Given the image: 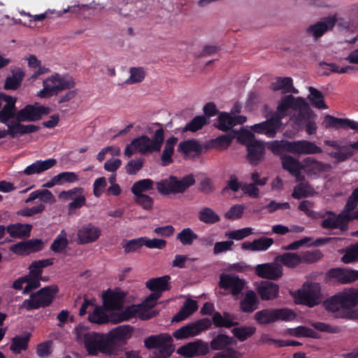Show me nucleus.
Wrapping results in <instances>:
<instances>
[{
    "label": "nucleus",
    "mask_w": 358,
    "mask_h": 358,
    "mask_svg": "<svg viewBox=\"0 0 358 358\" xmlns=\"http://www.w3.org/2000/svg\"><path fill=\"white\" fill-rule=\"evenodd\" d=\"M330 278L336 279L341 284H349L358 280V270L346 268H334L328 271Z\"/></svg>",
    "instance_id": "22"
},
{
    "label": "nucleus",
    "mask_w": 358,
    "mask_h": 358,
    "mask_svg": "<svg viewBox=\"0 0 358 358\" xmlns=\"http://www.w3.org/2000/svg\"><path fill=\"white\" fill-rule=\"evenodd\" d=\"M341 261L344 264L358 262V242L345 248Z\"/></svg>",
    "instance_id": "61"
},
{
    "label": "nucleus",
    "mask_w": 358,
    "mask_h": 358,
    "mask_svg": "<svg viewBox=\"0 0 358 358\" xmlns=\"http://www.w3.org/2000/svg\"><path fill=\"white\" fill-rule=\"evenodd\" d=\"M134 328L130 325L119 326L112 331L108 335L113 342V349L114 352H116L115 341H126L131 337Z\"/></svg>",
    "instance_id": "30"
},
{
    "label": "nucleus",
    "mask_w": 358,
    "mask_h": 358,
    "mask_svg": "<svg viewBox=\"0 0 358 358\" xmlns=\"http://www.w3.org/2000/svg\"><path fill=\"white\" fill-rule=\"evenodd\" d=\"M195 183L192 174L186 175L181 179L175 176L156 182L157 189L162 195L179 194L185 192L189 187Z\"/></svg>",
    "instance_id": "7"
},
{
    "label": "nucleus",
    "mask_w": 358,
    "mask_h": 358,
    "mask_svg": "<svg viewBox=\"0 0 358 358\" xmlns=\"http://www.w3.org/2000/svg\"><path fill=\"white\" fill-rule=\"evenodd\" d=\"M21 122H22L15 120L6 124L8 128L9 136L11 138H15L18 136L34 133L39 129V127L38 126L33 124L24 125L21 124Z\"/></svg>",
    "instance_id": "27"
},
{
    "label": "nucleus",
    "mask_w": 358,
    "mask_h": 358,
    "mask_svg": "<svg viewBox=\"0 0 358 358\" xmlns=\"http://www.w3.org/2000/svg\"><path fill=\"white\" fill-rule=\"evenodd\" d=\"M94 9L95 8H94L92 4H78L69 7L68 9L64 10V13L69 11L83 16V17H87L93 15Z\"/></svg>",
    "instance_id": "60"
},
{
    "label": "nucleus",
    "mask_w": 358,
    "mask_h": 358,
    "mask_svg": "<svg viewBox=\"0 0 358 358\" xmlns=\"http://www.w3.org/2000/svg\"><path fill=\"white\" fill-rule=\"evenodd\" d=\"M209 352L208 345L201 340H196L182 345L177 353L185 358H192L199 355H205Z\"/></svg>",
    "instance_id": "17"
},
{
    "label": "nucleus",
    "mask_w": 358,
    "mask_h": 358,
    "mask_svg": "<svg viewBox=\"0 0 358 358\" xmlns=\"http://www.w3.org/2000/svg\"><path fill=\"white\" fill-rule=\"evenodd\" d=\"M31 229V224L22 223L11 224L6 227L7 232L14 238H22L29 236Z\"/></svg>",
    "instance_id": "36"
},
{
    "label": "nucleus",
    "mask_w": 358,
    "mask_h": 358,
    "mask_svg": "<svg viewBox=\"0 0 358 358\" xmlns=\"http://www.w3.org/2000/svg\"><path fill=\"white\" fill-rule=\"evenodd\" d=\"M257 292L262 300H273L278 296L279 286L271 281H262L257 287Z\"/></svg>",
    "instance_id": "26"
},
{
    "label": "nucleus",
    "mask_w": 358,
    "mask_h": 358,
    "mask_svg": "<svg viewBox=\"0 0 358 358\" xmlns=\"http://www.w3.org/2000/svg\"><path fill=\"white\" fill-rule=\"evenodd\" d=\"M301 99V97L294 98L292 94L284 96L279 101L277 111L273 115L281 122L282 119L287 115L289 109L296 110Z\"/></svg>",
    "instance_id": "24"
},
{
    "label": "nucleus",
    "mask_w": 358,
    "mask_h": 358,
    "mask_svg": "<svg viewBox=\"0 0 358 358\" xmlns=\"http://www.w3.org/2000/svg\"><path fill=\"white\" fill-rule=\"evenodd\" d=\"M234 339L232 337L226 334H218L210 341V346L213 350H224L233 344Z\"/></svg>",
    "instance_id": "46"
},
{
    "label": "nucleus",
    "mask_w": 358,
    "mask_h": 358,
    "mask_svg": "<svg viewBox=\"0 0 358 358\" xmlns=\"http://www.w3.org/2000/svg\"><path fill=\"white\" fill-rule=\"evenodd\" d=\"M138 312V308L134 306L127 307L123 311L116 313L112 315V322L113 323H120L124 321L129 320L134 317Z\"/></svg>",
    "instance_id": "52"
},
{
    "label": "nucleus",
    "mask_w": 358,
    "mask_h": 358,
    "mask_svg": "<svg viewBox=\"0 0 358 358\" xmlns=\"http://www.w3.org/2000/svg\"><path fill=\"white\" fill-rule=\"evenodd\" d=\"M259 301L253 290L245 292L243 298L240 301L239 308L242 313H252L259 308Z\"/></svg>",
    "instance_id": "28"
},
{
    "label": "nucleus",
    "mask_w": 358,
    "mask_h": 358,
    "mask_svg": "<svg viewBox=\"0 0 358 358\" xmlns=\"http://www.w3.org/2000/svg\"><path fill=\"white\" fill-rule=\"evenodd\" d=\"M144 245L143 237L134 238L129 241H123L122 246L125 254L137 252Z\"/></svg>",
    "instance_id": "62"
},
{
    "label": "nucleus",
    "mask_w": 358,
    "mask_h": 358,
    "mask_svg": "<svg viewBox=\"0 0 358 358\" xmlns=\"http://www.w3.org/2000/svg\"><path fill=\"white\" fill-rule=\"evenodd\" d=\"M54 264V258L41 259L33 262L29 266L28 275L41 278L43 268Z\"/></svg>",
    "instance_id": "49"
},
{
    "label": "nucleus",
    "mask_w": 358,
    "mask_h": 358,
    "mask_svg": "<svg viewBox=\"0 0 358 358\" xmlns=\"http://www.w3.org/2000/svg\"><path fill=\"white\" fill-rule=\"evenodd\" d=\"M177 142L178 138L175 136H171L166 140L161 156L162 164L163 166H168L173 162L172 155L174 152V147Z\"/></svg>",
    "instance_id": "45"
},
{
    "label": "nucleus",
    "mask_w": 358,
    "mask_h": 358,
    "mask_svg": "<svg viewBox=\"0 0 358 358\" xmlns=\"http://www.w3.org/2000/svg\"><path fill=\"white\" fill-rule=\"evenodd\" d=\"M235 126L233 116L227 113H222L217 117V122L215 124V127L218 129L227 131Z\"/></svg>",
    "instance_id": "56"
},
{
    "label": "nucleus",
    "mask_w": 358,
    "mask_h": 358,
    "mask_svg": "<svg viewBox=\"0 0 358 358\" xmlns=\"http://www.w3.org/2000/svg\"><path fill=\"white\" fill-rule=\"evenodd\" d=\"M58 292L57 285L44 287L38 291L31 293L29 299L23 301L20 308L32 310L48 307L51 305Z\"/></svg>",
    "instance_id": "6"
},
{
    "label": "nucleus",
    "mask_w": 358,
    "mask_h": 358,
    "mask_svg": "<svg viewBox=\"0 0 358 358\" xmlns=\"http://www.w3.org/2000/svg\"><path fill=\"white\" fill-rule=\"evenodd\" d=\"M280 160L283 169L289 171L292 175L294 176L297 180H301V171L303 169V164L298 159L294 158L291 155H282L280 156Z\"/></svg>",
    "instance_id": "29"
},
{
    "label": "nucleus",
    "mask_w": 358,
    "mask_h": 358,
    "mask_svg": "<svg viewBox=\"0 0 358 358\" xmlns=\"http://www.w3.org/2000/svg\"><path fill=\"white\" fill-rule=\"evenodd\" d=\"M301 263L313 264L319 261L323 254L320 250H307L300 254Z\"/></svg>",
    "instance_id": "63"
},
{
    "label": "nucleus",
    "mask_w": 358,
    "mask_h": 358,
    "mask_svg": "<svg viewBox=\"0 0 358 358\" xmlns=\"http://www.w3.org/2000/svg\"><path fill=\"white\" fill-rule=\"evenodd\" d=\"M48 107L43 106H36L28 104L17 111L16 120L19 122H34L39 120L43 115L49 113Z\"/></svg>",
    "instance_id": "14"
},
{
    "label": "nucleus",
    "mask_w": 358,
    "mask_h": 358,
    "mask_svg": "<svg viewBox=\"0 0 358 358\" xmlns=\"http://www.w3.org/2000/svg\"><path fill=\"white\" fill-rule=\"evenodd\" d=\"M337 19L335 16L324 17L321 21L309 26L307 33L312 34L315 39L321 37L327 31L334 28Z\"/></svg>",
    "instance_id": "23"
},
{
    "label": "nucleus",
    "mask_w": 358,
    "mask_h": 358,
    "mask_svg": "<svg viewBox=\"0 0 358 358\" xmlns=\"http://www.w3.org/2000/svg\"><path fill=\"white\" fill-rule=\"evenodd\" d=\"M125 296L122 291L108 289L103 294V305L108 310H119Z\"/></svg>",
    "instance_id": "25"
},
{
    "label": "nucleus",
    "mask_w": 358,
    "mask_h": 358,
    "mask_svg": "<svg viewBox=\"0 0 358 358\" xmlns=\"http://www.w3.org/2000/svg\"><path fill=\"white\" fill-rule=\"evenodd\" d=\"M74 79L69 75L55 73L43 80V89L38 92V96L48 98L57 95L64 90H71L74 87Z\"/></svg>",
    "instance_id": "5"
},
{
    "label": "nucleus",
    "mask_w": 358,
    "mask_h": 358,
    "mask_svg": "<svg viewBox=\"0 0 358 358\" xmlns=\"http://www.w3.org/2000/svg\"><path fill=\"white\" fill-rule=\"evenodd\" d=\"M296 317L294 312L288 308H265L257 311L254 319L257 324L265 325L278 320L292 321Z\"/></svg>",
    "instance_id": "8"
},
{
    "label": "nucleus",
    "mask_w": 358,
    "mask_h": 358,
    "mask_svg": "<svg viewBox=\"0 0 358 358\" xmlns=\"http://www.w3.org/2000/svg\"><path fill=\"white\" fill-rule=\"evenodd\" d=\"M88 320L92 323L106 324L112 322V316L110 318L100 306H96L93 313L89 315Z\"/></svg>",
    "instance_id": "59"
},
{
    "label": "nucleus",
    "mask_w": 358,
    "mask_h": 358,
    "mask_svg": "<svg viewBox=\"0 0 358 358\" xmlns=\"http://www.w3.org/2000/svg\"><path fill=\"white\" fill-rule=\"evenodd\" d=\"M325 218L321 222V227L324 229H338L341 231L344 232L348 229V225L346 220L345 215L342 212L336 214L334 212L328 210L326 212Z\"/></svg>",
    "instance_id": "16"
},
{
    "label": "nucleus",
    "mask_w": 358,
    "mask_h": 358,
    "mask_svg": "<svg viewBox=\"0 0 358 358\" xmlns=\"http://www.w3.org/2000/svg\"><path fill=\"white\" fill-rule=\"evenodd\" d=\"M172 336L167 333L152 335L144 340V345L148 349H154L152 358H169L175 351Z\"/></svg>",
    "instance_id": "4"
},
{
    "label": "nucleus",
    "mask_w": 358,
    "mask_h": 358,
    "mask_svg": "<svg viewBox=\"0 0 358 358\" xmlns=\"http://www.w3.org/2000/svg\"><path fill=\"white\" fill-rule=\"evenodd\" d=\"M101 234V229L92 223L83 224L78 230V243L81 245L93 243Z\"/></svg>",
    "instance_id": "21"
},
{
    "label": "nucleus",
    "mask_w": 358,
    "mask_h": 358,
    "mask_svg": "<svg viewBox=\"0 0 358 358\" xmlns=\"http://www.w3.org/2000/svg\"><path fill=\"white\" fill-rule=\"evenodd\" d=\"M170 279L169 275L153 278L146 282V287L152 292H157L162 294L164 291L170 290Z\"/></svg>",
    "instance_id": "37"
},
{
    "label": "nucleus",
    "mask_w": 358,
    "mask_h": 358,
    "mask_svg": "<svg viewBox=\"0 0 358 358\" xmlns=\"http://www.w3.org/2000/svg\"><path fill=\"white\" fill-rule=\"evenodd\" d=\"M271 89L274 92L282 90L284 94L298 93V90L293 86V80L290 77H278L275 81L271 83Z\"/></svg>",
    "instance_id": "39"
},
{
    "label": "nucleus",
    "mask_w": 358,
    "mask_h": 358,
    "mask_svg": "<svg viewBox=\"0 0 358 358\" xmlns=\"http://www.w3.org/2000/svg\"><path fill=\"white\" fill-rule=\"evenodd\" d=\"M256 331V328L251 326H241L232 329L234 336L241 342L251 337Z\"/></svg>",
    "instance_id": "57"
},
{
    "label": "nucleus",
    "mask_w": 358,
    "mask_h": 358,
    "mask_svg": "<svg viewBox=\"0 0 358 358\" xmlns=\"http://www.w3.org/2000/svg\"><path fill=\"white\" fill-rule=\"evenodd\" d=\"M212 321L208 318L198 320L189 323L173 333V336L176 340H183L199 335L201 332L208 330L211 327Z\"/></svg>",
    "instance_id": "10"
},
{
    "label": "nucleus",
    "mask_w": 358,
    "mask_h": 358,
    "mask_svg": "<svg viewBox=\"0 0 358 358\" xmlns=\"http://www.w3.org/2000/svg\"><path fill=\"white\" fill-rule=\"evenodd\" d=\"M273 243L274 241L273 238L264 236L255 239L252 242L246 241L243 243L241 248L244 250H250L252 252L266 251Z\"/></svg>",
    "instance_id": "33"
},
{
    "label": "nucleus",
    "mask_w": 358,
    "mask_h": 358,
    "mask_svg": "<svg viewBox=\"0 0 358 358\" xmlns=\"http://www.w3.org/2000/svg\"><path fill=\"white\" fill-rule=\"evenodd\" d=\"M281 122L279 118L273 115L271 118L252 127V129L257 134H265L268 138H274L278 129L280 127Z\"/></svg>",
    "instance_id": "20"
},
{
    "label": "nucleus",
    "mask_w": 358,
    "mask_h": 358,
    "mask_svg": "<svg viewBox=\"0 0 358 358\" xmlns=\"http://www.w3.org/2000/svg\"><path fill=\"white\" fill-rule=\"evenodd\" d=\"M308 90L310 93L309 100L311 104L318 109H327V106L324 101V96L321 92L313 87H309Z\"/></svg>",
    "instance_id": "58"
},
{
    "label": "nucleus",
    "mask_w": 358,
    "mask_h": 358,
    "mask_svg": "<svg viewBox=\"0 0 358 358\" xmlns=\"http://www.w3.org/2000/svg\"><path fill=\"white\" fill-rule=\"evenodd\" d=\"M322 125L326 129H353L358 131V122L354 121L348 118L336 117L331 115H326L324 117ZM352 150L358 151V141L350 143Z\"/></svg>",
    "instance_id": "11"
},
{
    "label": "nucleus",
    "mask_w": 358,
    "mask_h": 358,
    "mask_svg": "<svg viewBox=\"0 0 358 358\" xmlns=\"http://www.w3.org/2000/svg\"><path fill=\"white\" fill-rule=\"evenodd\" d=\"M268 149L275 155L281 156L284 152L297 155L320 154L322 149L314 142L307 140L289 141L287 140H275L268 143Z\"/></svg>",
    "instance_id": "2"
},
{
    "label": "nucleus",
    "mask_w": 358,
    "mask_h": 358,
    "mask_svg": "<svg viewBox=\"0 0 358 358\" xmlns=\"http://www.w3.org/2000/svg\"><path fill=\"white\" fill-rule=\"evenodd\" d=\"M245 285V280L236 275L222 273L220 276L219 287L229 291L233 296L241 294Z\"/></svg>",
    "instance_id": "15"
},
{
    "label": "nucleus",
    "mask_w": 358,
    "mask_h": 358,
    "mask_svg": "<svg viewBox=\"0 0 358 358\" xmlns=\"http://www.w3.org/2000/svg\"><path fill=\"white\" fill-rule=\"evenodd\" d=\"M155 182L150 178H144L135 182L131 187L134 195H143L145 192L152 193L155 190Z\"/></svg>",
    "instance_id": "40"
},
{
    "label": "nucleus",
    "mask_w": 358,
    "mask_h": 358,
    "mask_svg": "<svg viewBox=\"0 0 358 358\" xmlns=\"http://www.w3.org/2000/svg\"><path fill=\"white\" fill-rule=\"evenodd\" d=\"M24 77V73L22 70L19 69L17 71H13L12 76H8L6 78L4 89L11 90H17L20 86Z\"/></svg>",
    "instance_id": "47"
},
{
    "label": "nucleus",
    "mask_w": 358,
    "mask_h": 358,
    "mask_svg": "<svg viewBox=\"0 0 358 358\" xmlns=\"http://www.w3.org/2000/svg\"><path fill=\"white\" fill-rule=\"evenodd\" d=\"M164 142V130L160 127L157 129L152 138L141 135L131 141L124 150V155L130 158L134 152L141 155L152 154L161 150Z\"/></svg>",
    "instance_id": "3"
},
{
    "label": "nucleus",
    "mask_w": 358,
    "mask_h": 358,
    "mask_svg": "<svg viewBox=\"0 0 358 358\" xmlns=\"http://www.w3.org/2000/svg\"><path fill=\"white\" fill-rule=\"evenodd\" d=\"M235 316L228 312H224L222 315L219 312H215L213 316V322L216 327L231 328L238 324L234 322Z\"/></svg>",
    "instance_id": "41"
},
{
    "label": "nucleus",
    "mask_w": 358,
    "mask_h": 358,
    "mask_svg": "<svg viewBox=\"0 0 358 358\" xmlns=\"http://www.w3.org/2000/svg\"><path fill=\"white\" fill-rule=\"evenodd\" d=\"M30 334L24 336H15L11 339L10 350L15 355L20 354L22 351L27 350L30 341Z\"/></svg>",
    "instance_id": "44"
},
{
    "label": "nucleus",
    "mask_w": 358,
    "mask_h": 358,
    "mask_svg": "<svg viewBox=\"0 0 358 358\" xmlns=\"http://www.w3.org/2000/svg\"><path fill=\"white\" fill-rule=\"evenodd\" d=\"M243 136L247 138L246 159L249 164L253 166L259 165L264 159L265 145L264 143L255 138L254 134L249 131H244Z\"/></svg>",
    "instance_id": "9"
},
{
    "label": "nucleus",
    "mask_w": 358,
    "mask_h": 358,
    "mask_svg": "<svg viewBox=\"0 0 358 358\" xmlns=\"http://www.w3.org/2000/svg\"><path fill=\"white\" fill-rule=\"evenodd\" d=\"M326 164L312 157H306L303 160V169L308 175H318L324 171Z\"/></svg>",
    "instance_id": "42"
},
{
    "label": "nucleus",
    "mask_w": 358,
    "mask_h": 358,
    "mask_svg": "<svg viewBox=\"0 0 358 358\" xmlns=\"http://www.w3.org/2000/svg\"><path fill=\"white\" fill-rule=\"evenodd\" d=\"M57 164V160L53 158L45 160H37L31 164L26 167L22 173L31 176L33 174H38L52 168Z\"/></svg>",
    "instance_id": "31"
},
{
    "label": "nucleus",
    "mask_w": 358,
    "mask_h": 358,
    "mask_svg": "<svg viewBox=\"0 0 358 358\" xmlns=\"http://www.w3.org/2000/svg\"><path fill=\"white\" fill-rule=\"evenodd\" d=\"M324 144L337 150V151H332L328 153V155L334 159L337 162H345L355 155V152L352 150L350 147V143L348 145H341L337 141L325 140Z\"/></svg>",
    "instance_id": "19"
},
{
    "label": "nucleus",
    "mask_w": 358,
    "mask_h": 358,
    "mask_svg": "<svg viewBox=\"0 0 358 358\" xmlns=\"http://www.w3.org/2000/svg\"><path fill=\"white\" fill-rule=\"evenodd\" d=\"M208 124V119L206 116L197 115L182 128V131L187 132L189 131L192 132H196L201 129L205 125Z\"/></svg>",
    "instance_id": "54"
},
{
    "label": "nucleus",
    "mask_w": 358,
    "mask_h": 358,
    "mask_svg": "<svg viewBox=\"0 0 358 358\" xmlns=\"http://www.w3.org/2000/svg\"><path fill=\"white\" fill-rule=\"evenodd\" d=\"M298 303L314 307L321 301L320 286L318 283H310L306 288L297 292Z\"/></svg>",
    "instance_id": "12"
},
{
    "label": "nucleus",
    "mask_w": 358,
    "mask_h": 358,
    "mask_svg": "<svg viewBox=\"0 0 358 358\" xmlns=\"http://www.w3.org/2000/svg\"><path fill=\"white\" fill-rule=\"evenodd\" d=\"M358 205V187L355 189L348 197L344 209L341 211L344 215H349Z\"/></svg>",
    "instance_id": "64"
},
{
    "label": "nucleus",
    "mask_w": 358,
    "mask_h": 358,
    "mask_svg": "<svg viewBox=\"0 0 358 358\" xmlns=\"http://www.w3.org/2000/svg\"><path fill=\"white\" fill-rule=\"evenodd\" d=\"M338 294L344 310L354 308L358 304V289H345Z\"/></svg>",
    "instance_id": "38"
},
{
    "label": "nucleus",
    "mask_w": 358,
    "mask_h": 358,
    "mask_svg": "<svg viewBox=\"0 0 358 358\" xmlns=\"http://www.w3.org/2000/svg\"><path fill=\"white\" fill-rule=\"evenodd\" d=\"M178 150L185 155L194 152L195 155L199 156L201 153L206 152V150H204V143L201 144L194 139L180 142L178 145Z\"/></svg>",
    "instance_id": "35"
},
{
    "label": "nucleus",
    "mask_w": 358,
    "mask_h": 358,
    "mask_svg": "<svg viewBox=\"0 0 358 358\" xmlns=\"http://www.w3.org/2000/svg\"><path fill=\"white\" fill-rule=\"evenodd\" d=\"M198 238V235L189 227L182 229L176 236V240L184 246L192 245Z\"/></svg>",
    "instance_id": "50"
},
{
    "label": "nucleus",
    "mask_w": 358,
    "mask_h": 358,
    "mask_svg": "<svg viewBox=\"0 0 358 358\" xmlns=\"http://www.w3.org/2000/svg\"><path fill=\"white\" fill-rule=\"evenodd\" d=\"M234 136L231 134H223L215 138L210 139L204 143V150L215 149L224 150L227 149L231 143Z\"/></svg>",
    "instance_id": "32"
},
{
    "label": "nucleus",
    "mask_w": 358,
    "mask_h": 358,
    "mask_svg": "<svg viewBox=\"0 0 358 358\" xmlns=\"http://www.w3.org/2000/svg\"><path fill=\"white\" fill-rule=\"evenodd\" d=\"M78 340L83 341L89 355L97 356L99 353L106 355H115L113 342L108 334L95 331H87L85 326L79 324L76 328Z\"/></svg>",
    "instance_id": "1"
},
{
    "label": "nucleus",
    "mask_w": 358,
    "mask_h": 358,
    "mask_svg": "<svg viewBox=\"0 0 358 358\" xmlns=\"http://www.w3.org/2000/svg\"><path fill=\"white\" fill-rule=\"evenodd\" d=\"M301 260L300 255L293 252H285L275 257L276 262L291 268H296L300 265L301 264Z\"/></svg>",
    "instance_id": "43"
},
{
    "label": "nucleus",
    "mask_w": 358,
    "mask_h": 358,
    "mask_svg": "<svg viewBox=\"0 0 358 358\" xmlns=\"http://www.w3.org/2000/svg\"><path fill=\"white\" fill-rule=\"evenodd\" d=\"M289 335L296 338H319L320 335L313 329L305 326H299L295 328L287 329Z\"/></svg>",
    "instance_id": "48"
},
{
    "label": "nucleus",
    "mask_w": 358,
    "mask_h": 358,
    "mask_svg": "<svg viewBox=\"0 0 358 358\" xmlns=\"http://www.w3.org/2000/svg\"><path fill=\"white\" fill-rule=\"evenodd\" d=\"M296 110L298 112L291 117V120L299 127H301L310 119L312 113L306 103L302 99L298 104Z\"/></svg>",
    "instance_id": "34"
},
{
    "label": "nucleus",
    "mask_w": 358,
    "mask_h": 358,
    "mask_svg": "<svg viewBox=\"0 0 358 358\" xmlns=\"http://www.w3.org/2000/svg\"><path fill=\"white\" fill-rule=\"evenodd\" d=\"M69 241L64 229L56 236L50 245V250L55 253L62 252L69 245Z\"/></svg>",
    "instance_id": "53"
},
{
    "label": "nucleus",
    "mask_w": 358,
    "mask_h": 358,
    "mask_svg": "<svg viewBox=\"0 0 358 358\" xmlns=\"http://www.w3.org/2000/svg\"><path fill=\"white\" fill-rule=\"evenodd\" d=\"M16 107L13 101L11 103H6L0 110V122L7 124L10 123V119H15L16 120Z\"/></svg>",
    "instance_id": "55"
},
{
    "label": "nucleus",
    "mask_w": 358,
    "mask_h": 358,
    "mask_svg": "<svg viewBox=\"0 0 358 358\" xmlns=\"http://www.w3.org/2000/svg\"><path fill=\"white\" fill-rule=\"evenodd\" d=\"M199 220L207 224H213L220 220V217L213 209L208 207L203 208L198 213Z\"/></svg>",
    "instance_id": "51"
},
{
    "label": "nucleus",
    "mask_w": 358,
    "mask_h": 358,
    "mask_svg": "<svg viewBox=\"0 0 358 358\" xmlns=\"http://www.w3.org/2000/svg\"><path fill=\"white\" fill-rule=\"evenodd\" d=\"M255 273L262 278L275 280L282 275V266L275 261L258 264L255 267Z\"/></svg>",
    "instance_id": "18"
},
{
    "label": "nucleus",
    "mask_w": 358,
    "mask_h": 358,
    "mask_svg": "<svg viewBox=\"0 0 358 358\" xmlns=\"http://www.w3.org/2000/svg\"><path fill=\"white\" fill-rule=\"evenodd\" d=\"M323 305L328 312L334 313L336 318L358 319L357 310L350 312L343 309L338 293L327 299Z\"/></svg>",
    "instance_id": "13"
}]
</instances>
